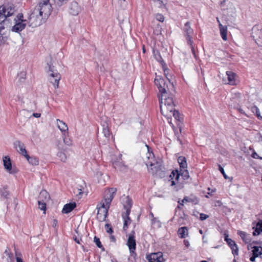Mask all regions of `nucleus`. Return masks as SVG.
<instances>
[{"mask_svg":"<svg viewBox=\"0 0 262 262\" xmlns=\"http://www.w3.org/2000/svg\"><path fill=\"white\" fill-rule=\"evenodd\" d=\"M134 234V232H133V234L128 236L126 243L130 254H134L136 249V241Z\"/></svg>","mask_w":262,"mask_h":262,"instance_id":"obj_14","label":"nucleus"},{"mask_svg":"<svg viewBox=\"0 0 262 262\" xmlns=\"http://www.w3.org/2000/svg\"><path fill=\"white\" fill-rule=\"evenodd\" d=\"M219 167L220 171L223 174V175L224 176V177L225 178V179H227V175L226 174V173L225 172L224 168L220 165H219Z\"/></svg>","mask_w":262,"mask_h":262,"instance_id":"obj_45","label":"nucleus"},{"mask_svg":"<svg viewBox=\"0 0 262 262\" xmlns=\"http://www.w3.org/2000/svg\"><path fill=\"white\" fill-rule=\"evenodd\" d=\"M48 73L50 82L53 84L55 89L58 88L59 81L61 78L60 74L57 70L55 69L53 65L50 64H48Z\"/></svg>","mask_w":262,"mask_h":262,"instance_id":"obj_8","label":"nucleus"},{"mask_svg":"<svg viewBox=\"0 0 262 262\" xmlns=\"http://www.w3.org/2000/svg\"><path fill=\"white\" fill-rule=\"evenodd\" d=\"M36 133L35 130L32 131V138H34L36 136Z\"/></svg>","mask_w":262,"mask_h":262,"instance_id":"obj_56","label":"nucleus"},{"mask_svg":"<svg viewBox=\"0 0 262 262\" xmlns=\"http://www.w3.org/2000/svg\"><path fill=\"white\" fill-rule=\"evenodd\" d=\"M102 126H103L102 133H103L104 136L106 139H109L110 135H111V133H110V129H109L108 125L107 123L106 122H104L102 124Z\"/></svg>","mask_w":262,"mask_h":262,"instance_id":"obj_30","label":"nucleus"},{"mask_svg":"<svg viewBox=\"0 0 262 262\" xmlns=\"http://www.w3.org/2000/svg\"><path fill=\"white\" fill-rule=\"evenodd\" d=\"M105 228L107 233L110 234L113 233V231L110 225L108 224H106L105 226Z\"/></svg>","mask_w":262,"mask_h":262,"instance_id":"obj_43","label":"nucleus"},{"mask_svg":"<svg viewBox=\"0 0 262 262\" xmlns=\"http://www.w3.org/2000/svg\"><path fill=\"white\" fill-rule=\"evenodd\" d=\"M225 241H226L229 246V247L232 249V253L234 255L238 254V248L235 242L232 241L231 239L228 238V235L225 234Z\"/></svg>","mask_w":262,"mask_h":262,"instance_id":"obj_17","label":"nucleus"},{"mask_svg":"<svg viewBox=\"0 0 262 262\" xmlns=\"http://www.w3.org/2000/svg\"><path fill=\"white\" fill-rule=\"evenodd\" d=\"M3 164L5 169L10 174H14L16 171L12 168V164L10 158L8 156H4L3 158Z\"/></svg>","mask_w":262,"mask_h":262,"instance_id":"obj_16","label":"nucleus"},{"mask_svg":"<svg viewBox=\"0 0 262 262\" xmlns=\"http://www.w3.org/2000/svg\"><path fill=\"white\" fill-rule=\"evenodd\" d=\"M58 127L59 130L61 132L62 135L68 134V126L67 124L62 120L57 119L56 120Z\"/></svg>","mask_w":262,"mask_h":262,"instance_id":"obj_19","label":"nucleus"},{"mask_svg":"<svg viewBox=\"0 0 262 262\" xmlns=\"http://www.w3.org/2000/svg\"><path fill=\"white\" fill-rule=\"evenodd\" d=\"M251 37L258 46L262 47V28L258 25H255L251 30Z\"/></svg>","mask_w":262,"mask_h":262,"instance_id":"obj_11","label":"nucleus"},{"mask_svg":"<svg viewBox=\"0 0 262 262\" xmlns=\"http://www.w3.org/2000/svg\"><path fill=\"white\" fill-rule=\"evenodd\" d=\"M59 3H60L61 5L67 3L69 0H58Z\"/></svg>","mask_w":262,"mask_h":262,"instance_id":"obj_53","label":"nucleus"},{"mask_svg":"<svg viewBox=\"0 0 262 262\" xmlns=\"http://www.w3.org/2000/svg\"><path fill=\"white\" fill-rule=\"evenodd\" d=\"M57 223H58V222H57V220H56V219L53 220L52 226L53 227L55 228L57 225Z\"/></svg>","mask_w":262,"mask_h":262,"instance_id":"obj_51","label":"nucleus"},{"mask_svg":"<svg viewBox=\"0 0 262 262\" xmlns=\"http://www.w3.org/2000/svg\"><path fill=\"white\" fill-rule=\"evenodd\" d=\"M216 20H217V21L219 23V26H220V23H221V22H220V20H219L218 17L216 18Z\"/></svg>","mask_w":262,"mask_h":262,"instance_id":"obj_62","label":"nucleus"},{"mask_svg":"<svg viewBox=\"0 0 262 262\" xmlns=\"http://www.w3.org/2000/svg\"><path fill=\"white\" fill-rule=\"evenodd\" d=\"M49 1L50 0H41L39 5L36 7L40 9H42L46 7H49V14H50L51 12V5L49 3Z\"/></svg>","mask_w":262,"mask_h":262,"instance_id":"obj_28","label":"nucleus"},{"mask_svg":"<svg viewBox=\"0 0 262 262\" xmlns=\"http://www.w3.org/2000/svg\"><path fill=\"white\" fill-rule=\"evenodd\" d=\"M252 157L253 158H255V159H262V158L261 157H260L256 152L254 151L253 152V153L252 154Z\"/></svg>","mask_w":262,"mask_h":262,"instance_id":"obj_48","label":"nucleus"},{"mask_svg":"<svg viewBox=\"0 0 262 262\" xmlns=\"http://www.w3.org/2000/svg\"><path fill=\"white\" fill-rule=\"evenodd\" d=\"M253 244H258V242H256V241H253L252 242Z\"/></svg>","mask_w":262,"mask_h":262,"instance_id":"obj_63","label":"nucleus"},{"mask_svg":"<svg viewBox=\"0 0 262 262\" xmlns=\"http://www.w3.org/2000/svg\"><path fill=\"white\" fill-rule=\"evenodd\" d=\"M94 242L99 248H101L103 247L101 243V242L98 237L97 236H95L94 238Z\"/></svg>","mask_w":262,"mask_h":262,"instance_id":"obj_41","label":"nucleus"},{"mask_svg":"<svg viewBox=\"0 0 262 262\" xmlns=\"http://www.w3.org/2000/svg\"><path fill=\"white\" fill-rule=\"evenodd\" d=\"M251 111L255 114L258 119H262V116L260 115V111L258 108L256 106H253L251 108Z\"/></svg>","mask_w":262,"mask_h":262,"instance_id":"obj_38","label":"nucleus"},{"mask_svg":"<svg viewBox=\"0 0 262 262\" xmlns=\"http://www.w3.org/2000/svg\"><path fill=\"white\" fill-rule=\"evenodd\" d=\"M184 35L187 40L188 45L190 46L191 52L193 53L194 56L195 57L196 55L195 53L194 48L193 45L192 37L194 34L193 30L190 26V24L189 21L185 23L184 27L183 28Z\"/></svg>","mask_w":262,"mask_h":262,"instance_id":"obj_7","label":"nucleus"},{"mask_svg":"<svg viewBox=\"0 0 262 262\" xmlns=\"http://www.w3.org/2000/svg\"><path fill=\"white\" fill-rule=\"evenodd\" d=\"M49 7L39 9L35 7L30 14L28 19V25L32 28H35L40 26L44 22L49 14Z\"/></svg>","mask_w":262,"mask_h":262,"instance_id":"obj_3","label":"nucleus"},{"mask_svg":"<svg viewBox=\"0 0 262 262\" xmlns=\"http://www.w3.org/2000/svg\"><path fill=\"white\" fill-rule=\"evenodd\" d=\"M74 241H75L77 244H80V241H81V239H78V238H76H76H74Z\"/></svg>","mask_w":262,"mask_h":262,"instance_id":"obj_58","label":"nucleus"},{"mask_svg":"<svg viewBox=\"0 0 262 262\" xmlns=\"http://www.w3.org/2000/svg\"><path fill=\"white\" fill-rule=\"evenodd\" d=\"M256 257H257L255 256L254 255L252 254V256L250 258V261H251L252 262L254 261Z\"/></svg>","mask_w":262,"mask_h":262,"instance_id":"obj_54","label":"nucleus"},{"mask_svg":"<svg viewBox=\"0 0 262 262\" xmlns=\"http://www.w3.org/2000/svg\"><path fill=\"white\" fill-rule=\"evenodd\" d=\"M198 202V201L196 197L185 196L184 199L181 201V202L179 201L178 203L180 204V205L183 206L184 203L185 202H191L194 204H196Z\"/></svg>","mask_w":262,"mask_h":262,"instance_id":"obj_29","label":"nucleus"},{"mask_svg":"<svg viewBox=\"0 0 262 262\" xmlns=\"http://www.w3.org/2000/svg\"><path fill=\"white\" fill-rule=\"evenodd\" d=\"M146 146L147 147L148 151L143 160L148 168V171L152 174L156 173L158 170L161 169V160L159 161L156 160L152 152L149 151L148 146L146 145Z\"/></svg>","mask_w":262,"mask_h":262,"instance_id":"obj_4","label":"nucleus"},{"mask_svg":"<svg viewBox=\"0 0 262 262\" xmlns=\"http://www.w3.org/2000/svg\"><path fill=\"white\" fill-rule=\"evenodd\" d=\"M187 233L188 230L187 228L185 227H181L178 230V234L181 238H184Z\"/></svg>","mask_w":262,"mask_h":262,"instance_id":"obj_37","label":"nucleus"},{"mask_svg":"<svg viewBox=\"0 0 262 262\" xmlns=\"http://www.w3.org/2000/svg\"><path fill=\"white\" fill-rule=\"evenodd\" d=\"M155 5L159 8H164L166 6V4L164 3L163 0H151Z\"/></svg>","mask_w":262,"mask_h":262,"instance_id":"obj_36","label":"nucleus"},{"mask_svg":"<svg viewBox=\"0 0 262 262\" xmlns=\"http://www.w3.org/2000/svg\"><path fill=\"white\" fill-rule=\"evenodd\" d=\"M164 74H165V76H166V77H167V73H166V70H164Z\"/></svg>","mask_w":262,"mask_h":262,"instance_id":"obj_60","label":"nucleus"},{"mask_svg":"<svg viewBox=\"0 0 262 262\" xmlns=\"http://www.w3.org/2000/svg\"><path fill=\"white\" fill-rule=\"evenodd\" d=\"M155 18L156 20L163 23L164 21L165 18L164 16L160 13H157L155 15Z\"/></svg>","mask_w":262,"mask_h":262,"instance_id":"obj_40","label":"nucleus"},{"mask_svg":"<svg viewBox=\"0 0 262 262\" xmlns=\"http://www.w3.org/2000/svg\"><path fill=\"white\" fill-rule=\"evenodd\" d=\"M124 208L125 209V214L126 215H129L130 212V208L132 206V200L128 196L125 198V201L123 204Z\"/></svg>","mask_w":262,"mask_h":262,"instance_id":"obj_22","label":"nucleus"},{"mask_svg":"<svg viewBox=\"0 0 262 262\" xmlns=\"http://www.w3.org/2000/svg\"><path fill=\"white\" fill-rule=\"evenodd\" d=\"M97 174L98 176H102V172H97Z\"/></svg>","mask_w":262,"mask_h":262,"instance_id":"obj_61","label":"nucleus"},{"mask_svg":"<svg viewBox=\"0 0 262 262\" xmlns=\"http://www.w3.org/2000/svg\"><path fill=\"white\" fill-rule=\"evenodd\" d=\"M50 199V196L48 192L46 190H42L40 191L39 196L38 200L44 202H47Z\"/></svg>","mask_w":262,"mask_h":262,"instance_id":"obj_27","label":"nucleus"},{"mask_svg":"<svg viewBox=\"0 0 262 262\" xmlns=\"http://www.w3.org/2000/svg\"><path fill=\"white\" fill-rule=\"evenodd\" d=\"M16 262H24L23 260L22 259V258H21L20 257H17L16 256Z\"/></svg>","mask_w":262,"mask_h":262,"instance_id":"obj_55","label":"nucleus"},{"mask_svg":"<svg viewBox=\"0 0 262 262\" xmlns=\"http://www.w3.org/2000/svg\"><path fill=\"white\" fill-rule=\"evenodd\" d=\"M38 207L41 210L45 211L46 209V202L38 200Z\"/></svg>","mask_w":262,"mask_h":262,"instance_id":"obj_39","label":"nucleus"},{"mask_svg":"<svg viewBox=\"0 0 262 262\" xmlns=\"http://www.w3.org/2000/svg\"><path fill=\"white\" fill-rule=\"evenodd\" d=\"M234 95L235 96L233 97L232 98L233 99V101H236V98H238L240 97L241 94L239 93H235Z\"/></svg>","mask_w":262,"mask_h":262,"instance_id":"obj_49","label":"nucleus"},{"mask_svg":"<svg viewBox=\"0 0 262 262\" xmlns=\"http://www.w3.org/2000/svg\"><path fill=\"white\" fill-rule=\"evenodd\" d=\"M178 162L179 164L180 170H181V171H182L183 169H187V164L185 157L183 156L179 157L178 159Z\"/></svg>","mask_w":262,"mask_h":262,"instance_id":"obj_26","label":"nucleus"},{"mask_svg":"<svg viewBox=\"0 0 262 262\" xmlns=\"http://www.w3.org/2000/svg\"><path fill=\"white\" fill-rule=\"evenodd\" d=\"M146 259L148 260L156 261L157 262H164L165 261L163 257V253L161 252L157 253H152L146 256Z\"/></svg>","mask_w":262,"mask_h":262,"instance_id":"obj_15","label":"nucleus"},{"mask_svg":"<svg viewBox=\"0 0 262 262\" xmlns=\"http://www.w3.org/2000/svg\"><path fill=\"white\" fill-rule=\"evenodd\" d=\"M15 11V7L11 5H5L0 7V43L3 40L1 31L5 28L3 23H5L7 17L13 15Z\"/></svg>","mask_w":262,"mask_h":262,"instance_id":"obj_6","label":"nucleus"},{"mask_svg":"<svg viewBox=\"0 0 262 262\" xmlns=\"http://www.w3.org/2000/svg\"><path fill=\"white\" fill-rule=\"evenodd\" d=\"M254 230L253 232V235L256 236L259 235L262 232V220H260L256 224V225L253 227Z\"/></svg>","mask_w":262,"mask_h":262,"instance_id":"obj_23","label":"nucleus"},{"mask_svg":"<svg viewBox=\"0 0 262 262\" xmlns=\"http://www.w3.org/2000/svg\"><path fill=\"white\" fill-rule=\"evenodd\" d=\"M220 32L222 39L226 41L227 39V27L220 23Z\"/></svg>","mask_w":262,"mask_h":262,"instance_id":"obj_25","label":"nucleus"},{"mask_svg":"<svg viewBox=\"0 0 262 262\" xmlns=\"http://www.w3.org/2000/svg\"><path fill=\"white\" fill-rule=\"evenodd\" d=\"M116 191L117 189L115 188H110L105 191L103 199L97 205V218L99 221L103 222L105 220L108 209Z\"/></svg>","mask_w":262,"mask_h":262,"instance_id":"obj_2","label":"nucleus"},{"mask_svg":"<svg viewBox=\"0 0 262 262\" xmlns=\"http://www.w3.org/2000/svg\"><path fill=\"white\" fill-rule=\"evenodd\" d=\"M74 193L76 194V195H80L83 193V191L81 189L76 188L74 190Z\"/></svg>","mask_w":262,"mask_h":262,"instance_id":"obj_44","label":"nucleus"},{"mask_svg":"<svg viewBox=\"0 0 262 262\" xmlns=\"http://www.w3.org/2000/svg\"><path fill=\"white\" fill-rule=\"evenodd\" d=\"M223 82L225 84L234 85H236L238 81L236 74L231 71H228L226 72L225 76L223 78Z\"/></svg>","mask_w":262,"mask_h":262,"instance_id":"obj_12","label":"nucleus"},{"mask_svg":"<svg viewBox=\"0 0 262 262\" xmlns=\"http://www.w3.org/2000/svg\"><path fill=\"white\" fill-rule=\"evenodd\" d=\"M199 232L201 234H203V231L202 230H200Z\"/></svg>","mask_w":262,"mask_h":262,"instance_id":"obj_64","label":"nucleus"},{"mask_svg":"<svg viewBox=\"0 0 262 262\" xmlns=\"http://www.w3.org/2000/svg\"><path fill=\"white\" fill-rule=\"evenodd\" d=\"M155 82L159 89L161 96L172 94V93L174 91V85L170 82L168 77H167V81H166L161 76L156 75Z\"/></svg>","mask_w":262,"mask_h":262,"instance_id":"obj_5","label":"nucleus"},{"mask_svg":"<svg viewBox=\"0 0 262 262\" xmlns=\"http://www.w3.org/2000/svg\"><path fill=\"white\" fill-rule=\"evenodd\" d=\"M15 24L12 30L15 32H19L22 31L28 25L27 20L24 19L22 13H19L14 19Z\"/></svg>","mask_w":262,"mask_h":262,"instance_id":"obj_9","label":"nucleus"},{"mask_svg":"<svg viewBox=\"0 0 262 262\" xmlns=\"http://www.w3.org/2000/svg\"><path fill=\"white\" fill-rule=\"evenodd\" d=\"M25 157L31 164L34 165H37L38 164V160L37 158L35 157H30L28 154L27 156H26Z\"/></svg>","mask_w":262,"mask_h":262,"instance_id":"obj_32","label":"nucleus"},{"mask_svg":"<svg viewBox=\"0 0 262 262\" xmlns=\"http://www.w3.org/2000/svg\"><path fill=\"white\" fill-rule=\"evenodd\" d=\"M110 239H111V242H114L115 241V238L113 235L110 236Z\"/></svg>","mask_w":262,"mask_h":262,"instance_id":"obj_59","label":"nucleus"},{"mask_svg":"<svg viewBox=\"0 0 262 262\" xmlns=\"http://www.w3.org/2000/svg\"><path fill=\"white\" fill-rule=\"evenodd\" d=\"M122 217L124 221L123 228L124 230H126L128 228V225L131 222V220L129 217V215H126L125 213L122 214Z\"/></svg>","mask_w":262,"mask_h":262,"instance_id":"obj_31","label":"nucleus"},{"mask_svg":"<svg viewBox=\"0 0 262 262\" xmlns=\"http://www.w3.org/2000/svg\"><path fill=\"white\" fill-rule=\"evenodd\" d=\"M76 206L75 203H71L64 205L62 212L63 213H68L72 211Z\"/></svg>","mask_w":262,"mask_h":262,"instance_id":"obj_24","label":"nucleus"},{"mask_svg":"<svg viewBox=\"0 0 262 262\" xmlns=\"http://www.w3.org/2000/svg\"><path fill=\"white\" fill-rule=\"evenodd\" d=\"M238 234L240 235L243 240L245 241L246 238V234L244 232L238 231Z\"/></svg>","mask_w":262,"mask_h":262,"instance_id":"obj_47","label":"nucleus"},{"mask_svg":"<svg viewBox=\"0 0 262 262\" xmlns=\"http://www.w3.org/2000/svg\"><path fill=\"white\" fill-rule=\"evenodd\" d=\"M184 244L187 247H188L189 246V243L188 241L187 240H184Z\"/></svg>","mask_w":262,"mask_h":262,"instance_id":"obj_57","label":"nucleus"},{"mask_svg":"<svg viewBox=\"0 0 262 262\" xmlns=\"http://www.w3.org/2000/svg\"><path fill=\"white\" fill-rule=\"evenodd\" d=\"M181 176L184 180H187L189 178V175L188 171L186 169H183L182 171L180 170V173L178 172V171H173L171 174L170 175V177L171 178V186H174L176 184V182L178 181V179L180 176Z\"/></svg>","mask_w":262,"mask_h":262,"instance_id":"obj_10","label":"nucleus"},{"mask_svg":"<svg viewBox=\"0 0 262 262\" xmlns=\"http://www.w3.org/2000/svg\"><path fill=\"white\" fill-rule=\"evenodd\" d=\"M160 110L162 114L168 119V123L173 126L171 122L173 117L177 121H181L180 113L175 109V104L172 94L160 96Z\"/></svg>","mask_w":262,"mask_h":262,"instance_id":"obj_1","label":"nucleus"},{"mask_svg":"<svg viewBox=\"0 0 262 262\" xmlns=\"http://www.w3.org/2000/svg\"><path fill=\"white\" fill-rule=\"evenodd\" d=\"M114 167L119 170H124L126 168L125 165L122 162H114L113 163Z\"/></svg>","mask_w":262,"mask_h":262,"instance_id":"obj_34","label":"nucleus"},{"mask_svg":"<svg viewBox=\"0 0 262 262\" xmlns=\"http://www.w3.org/2000/svg\"><path fill=\"white\" fill-rule=\"evenodd\" d=\"M58 149L60 150L57 154V156L60 161L65 162L67 160V156L64 152L65 149L64 148L61 143H58L57 145Z\"/></svg>","mask_w":262,"mask_h":262,"instance_id":"obj_21","label":"nucleus"},{"mask_svg":"<svg viewBox=\"0 0 262 262\" xmlns=\"http://www.w3.org/2000/svg\"><path fill=\"white\" fill-rule=\"evenodd\" d=\"M80 7L76 2H73L71 3L69 7V12L73 15H76L80 12Z\"/></svg>","mask_w":262,"mask_h":262,"instance_id":"obj_18","label":"nucleus"},{"mask_svg":"<svg viewBox=\"0 0 262 262\" xmlns=\"http://www.w3.org/2000/svg\"><path fill=\"white\" fill-rule=\"evenodd\" d=\"M221 7L223 10H227L228 15L234 16L236 13L235 7L233 4L228 0H223L221 2Z\"/></svg>","mask_w":262,"mask_h":262,"instance_id":"obj_13","label":"nucleus"},{"mask_svg":"<svg viewBox=\"0 0 262 262\" xmlns=\"http://www.w3.org/2000/svg\"><path fill=\"white\" fill-rule=\"evenodd\" d=\"M208 217L209 216L207 214L201 213L200 219L201 221H204L205 220H206Z\"/></svg>","mask_w":262,"mask_h":262,"instance_id":"obj_46","label":"nucleus"},{"mask_svg":"<svg viewBox=\"0 0 262 262\" xmlns=\"http://www.w3.org/2000/svg\"><path fill=\"white\" fill-rule=\"evenodd\" d=\"M236 109L238 111V112L239 113H241V114H245V112L244 111V110L242 109L241 106L237 105L236 106Z\"/></svg>","mask_w":262,"mask_h":262,"instance_id":"obj_50","label":"nucleus"},{"mask_svg":"<svg viewBox=\"0 0 262 262\" xmlns=\"http://www.w3.org/2000/svg\"><path fill=\"white\" fill-rule=\"evenodd\" d=\"M252 254L255 256L258 257V256L262 254V247L258 246H253L252 247Z\"/></svg>","mask_w":262,"mask_h":262,"instance_id":"obj_33","label":"nucleus"},{"mask_svg":"<svg viewBox=\"0 0 262 262\" xmlns=\"http://www.w3.org/2000/svg\"><path fill=\"white\" fill-rule=\"evenodd\" d=\"M154 53L155 57L157 61L160 62L163 61L162 57L158 51L156 52L154 51Z\"/></svg>","mask_w":262,"mask_h":262,"instance_id":"obj_42","label":"nucleus"},{"mask_svg":"<svg viewBox=\"0 0 262 262\" xmlns=\"http://www.w3.org/2000/svg\"><path fill=\"white\" fill-rule=\"evenodd\" d=\"M40 113H33L32 116L35 118H39L40 117Z\"/></svg>","mask_w":262,"mask_h":262,"instance_id":"obj_52","label":"nucleus"},{"mask_svg":"<svg viewBox=\"0 0 262 262\" xmlns=\"http://www.w3.org/2000/svg\"><path fill=\"white\" fill-rule=\"evenodd\" d=\"M63 143L66 145L71 146L72 144V141L70 138H69L68 134L62 135Z\"/></svg>","mask_w":262,"mask_h":262,"instance_id":"obj_35","label":"nucleus"},{"mask_svg":"<svg viewBox=\"0 0 262 262\" xmlns=\"http://www.w3.org/2000/svg\"><path fill=\"white\" fill-rule=\"evenodd\" d=\"M14 146L19 153L24 157L27 156V152L25 149V146L22 142L17 141L14 143Z\"/></svg>","mask_w":262,"mask_h":262,"instance_id":"obj_20","label":"nucleus"}]
</instances>
